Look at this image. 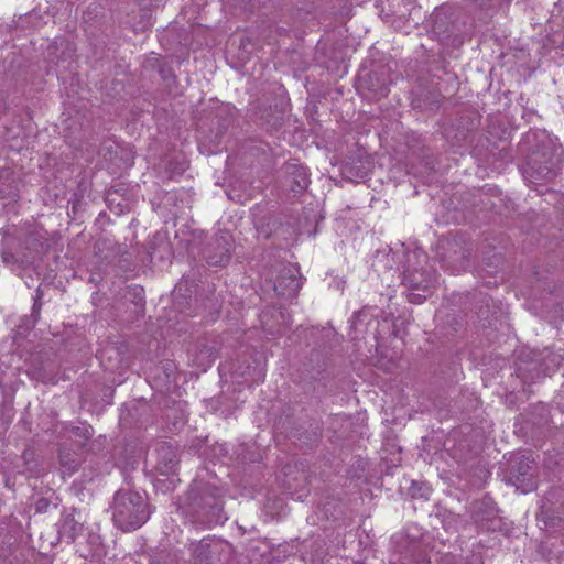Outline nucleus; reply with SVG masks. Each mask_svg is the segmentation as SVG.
I'll return each mask as SVG.
<instances>
[{
  "label": "nucleus",
  "instance_id": "obj_5",
  "mask_svg": "<svg viewBox=\"0 0 564 564\" xmlns=\"http://www.w3.org/2000/svg\"><path fill=\"white\" fill-rule=\"evenodd\" d=\"M551 173V170L550 169H542V170H539L538 171V174L542 177V178H546L549 176V174Z\"/></svg>",
  "mask_w": 564,
  "mask_h": 564
},
{
  "label": "nucleus",
  "instance_id": "obj_6",
  "mask_svg": "<svg viewBox=\"0 0 564 564\" xmlns=\"http://www.w3.org/2000/svg\"><path fill=\"white\" fill-rule=\"evenodd\" d=\"M409 301L412 302V303H421V297L417 294H410L409 295Z\"/></svg>",
  "mask_w": 564,
  "mask_h": 564
},
{
  "label": "nucleus",
  "instance_id": "obj_2",
  "mask_svg": "<svg viewBox=\"0 0 564 564\" xmlns=\"http://www.w3.org/2000/svg\"><path fill=\"white\" fill-rule=\"evenodd\" d=\"M274 289L282 295L292 296L300 289V282L294 274H290L288 278H281Z\"/></svg>",
  "mask_w": 564,
  "mask_h": 564
},
{
  "label": "nucleus",
  "instance_id": "obj_3",
  "mask_svg": "<svg viewBox=\"0 0 564 564\" xmlns=\"http://www.w3.org/2000/svg\"><path fill=\"white\" fill-rule=\"evenodd\" d=\"M297 172H299L300 178L296 181V185L299 187V191H302L307 187L308 180H307L306 173L303 169L299 170Z\"/></svg>",
  "mask_w": 564,
  "mask_h": 564
},
{
  "label": "nucleus",
  "instance_id": "obj_4",
  "mask_svg": "<svg viewBox=\"0 0 564 564\" xmlns=\"http://www.w3.org/2000/svg\"><path fill=\"white\" fill-rule=\"evenodd\" d=\"M61 464H62L65 473L72 474L75 470L76 466L75 465L73 466L72 464H69V460L66 455H63L61 457Z\"/></svg>",
  "mask_w": 564,
  "mask_h": 564
},
{
  "label": "nucleus",
  "instance_id": "obj_1",
  "mask_svg": "<svg viewBox=\"0 0 564 564\" xmlns=\"http://www.w3.org/2000/svg\"><path fill=\"white\" fill-rule=\"evenodd\" d=\"M149 519V511L142 494L120 491L116 495L113 521L123 531L139 529Z\"/></svg>",
  "mask_w": 564,
  "mask_h": 564
}]
</instances>
